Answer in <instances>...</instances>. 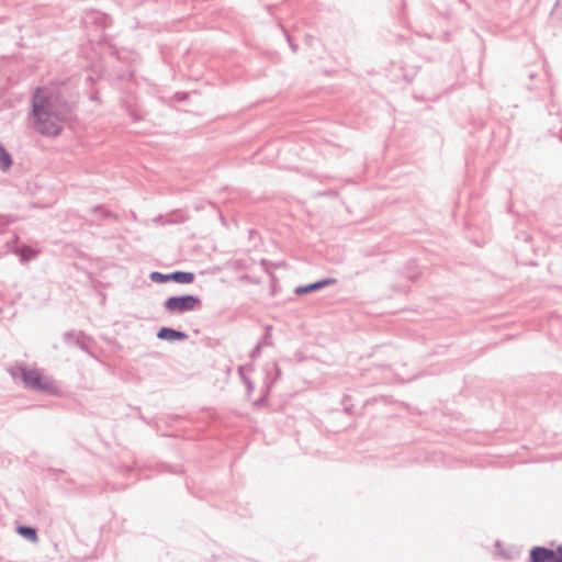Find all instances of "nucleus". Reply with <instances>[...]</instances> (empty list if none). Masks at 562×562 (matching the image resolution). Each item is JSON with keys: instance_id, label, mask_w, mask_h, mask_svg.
<instances>
[{"instance_id": "1", "label": "nucleus", "mask_w": 562, "mask_h": 562, "mask_svg": "<svg viewBox=\"0 0 562 562\" xmlns=\"http://www.w3.org/2000/svg\"><path fill=\"white\" fill-rule=\"evenodd\" d=\"M32 108L35 127L40 133L55 136L60 132L64 116L67 113V105L56 88L37 89Z\"/></svg>"}, {"instance_id": "2", "label": "nucleus", "mask_w": 562, "mask_h": 562, "mask_svg": "<svg viewBox=\"0 0 562 562\" xmlns=\"http://www.w3.org/2000/svg\"><path fill=\"white\" fill-rule=\"evenodd\" d=\"M20 372L26 386L46 392H54V382L44 375L38 369L21 367Z\"/></svg>"}, {"instance_id": "3", "label": "nucleus", "mask_w": 562, "mask_h": 562, "mask_svg": "<svg viewBox=\"0 0 562 562\" xmlns=\"http://www.w3.org/2000/svg\"><path fill=\"white\" fill-rule=\"evenodd\" d=\"M200 299L193 295L172 296L165 302V307L172 314H182L200 306Z\"/></svg>"}, {"instance_id": "4", "label": "nucleus", "mask_w": 562, "mask_h": 562, "mask_svg": "<svg viewBox=\"0 0 562 562\" xmlns=\"http://www.w3.org/2000/svg\"><path fill=\"white\" fill-rule=\"evenodd\" d=\"M530 559L532 562H562V548L553 551L542 547H536L530 552Z\"/></svg>"}, {"instance_id": "5", "label": "nucleus", "mask_w": 562, "mask_h": 562, "mask_svg": "<svg viewBox=\"0 0 562 562\" xmlns=\"http://www.w3.org/2000/svg\"><path fill=\"white\" fill-rule=\"evenodd\" d=\"M333 283H335V280L327 279V280H324V281H319V282L310 284L307 286H300V288L296 289V293H299V294L308 293V292L315 291L317 289H321V288H323L325 285H329V284H333Z\"/></svg>"}, {"instance_id": "6", "label": "nucleus", "mask_w": 562, "mask_h": 562, "mask_svg": "<svg viewBox=\"0 0 562 562\" xmlns=\"http://www.w3.org/2000/svg\"><path fill=\"white\" fill-rule=\"evenodd\" d=\"M158 337L161 339L177 340L186 338V335L170 328H161L158 333Z\"/></svg>"}, {"instance_id": "7", "label": "nucleus", "mask_w": 562, "mask_h": 562, "mask_svg": "<svg viewBox=\"0 0 562 562\" xmlns=\"http://www.w3.org/2000/svg\"><path fill=\"white\" fill-rule=\"evenodd\" d=\"M166 278L173 280L178 283H191L194 279V276L190 272H175L171 274H167Z\"/></svg>"}, {"instance_id": "8", "label": "nucleus", "mask_w": 562, "mask_h": 562, "mask_svg": "<svg viewBox=\"0 0 562 562\" xmlns=\"http://www.w3.org/2000/svg\"><path fill=\"white\" fill-rule=\"evenodd\" d=\"M12 165V159L9 153L0 145V170L7 171Z\"/></svg>"}, {"instance_id": "9", "label": "nucleus", "mask_w": 562, "mask_h": 562, "mask_svg": "<svg viewBox=\"0 0 562 562\" xmlns=\"http://www.w3.org/2000/svg\"><path fill=\"white\" fill-rule=\"evenodd\" d=\"M18 532H19V535H21L22 537H24L25 539H27L32 542L37 541V533H36L35 529H33L31 527H24V526L19 527Z\"/></svg>"}, {"instance_id": "10", "label": "nucleus", "mask_w": 562, "mask_h": 562, "mask_svg": "<svg viewBox=\"0 0 562 562\" xmlns=\"http://www.w3.org/2000/svg\"><path fill=\"white\" fill-rule=\"evenodd\" d=\"M35 255H36V252L30 247L23 248L21 250V256H22L23 260H29V259L33 258Z\"/></svg>"}, {"instance_id": "11", "label": "nucleus", "mask_w": 562, "mask_h": 562, "mask_svg": "<svg viewBox=\"0 0 562 562\" xmlns=\"http://www.w3.org/2000/svg\"><path fill=\"white\" fill-rule=\"evenodd\" d=\"M151 279H153L154 281H160V282H164V281L169 280L168 278H166V276L160 274V273H157V272H154V273L151 274Z\"/></svg>"}]
</instances>
